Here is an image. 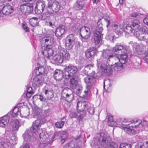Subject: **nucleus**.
I'll return each instance as SVG.
<instances>
[{
    "label": "nucleus",
    "mask_w": 148,
    "mask_h": 148,
    "mask_svg": "<svg viewBox=\"0 0 148 148\" xmlns=\"http://www.w3.org/2000/svg\"><path fill=\"white\" fill-rule=\"evenodd\" d=\"M127 47L124 45H117L113 49V51L108 49L103 50L102 52V56L97 60H100V63H108L110 61V59L114 58L116 62H118L115 59L116 57H120L121 60H123V63L126 62L125 60L127 57Z\"/></svg>",
    "instance_id": "obj_1"
},
{
    "label": "nucleus",
    "mask_w": 148,
    "mask_h": 148,
    "mask_svg": "<svg viewBox=\"0 0 148 148\" xmlns=\"http://www.w3.org/2000/svg\"><path fill=\"white\" fill-rule=\"evenodd\" d=\"M110 138L109 135L106 133H101L94 139L93 148H96L100 145L106 148H117L118 144L114 141L110 142Z\"/></svg>",
    "instance_id": "obj_2"
},
{
    "label": "nucleus",
    "mask_w": 148,
    "mask_h": 148,
    "mask_svg": "<svg viewBox=\"0 0 148 148\" xmlns=\"http://www.w3.org/2000/svg\"><path fill=\"white\" fill-rule=\"evenodd\" d=\"M54 37L52 34H46L42 35L40 38V42L46 45L42 47V53L45 58H49L53 54V51L52 45L53 42Z\"/></svg>",
    "instance_id": "obj_3"
},
{
    "label": "nucleus",
    "mask_w": 148,
    "mask_h": 148,
    "mask_svg": "<svg viewBox=\"0 0 148 148\" xmlns=\"http://www.w3.org/2000/svg\"><path fill=\"white\" fill-rule=\"evenodd\" d=\"M115 59L118 62H115L114 65L110 64L109 63H100V60L98 61L97 65L99 68H100L102 72L108 75L111 74L112 72V68H114V70L116 71H118L121 70L122 68L123 61H121V59L118 57H116Z\"/></svg>",
    "instance_id": "obj_4"
},
{
    "label": "nucleus",
    "mask_w": 148,
    "mask_h": 148,
    "mask_svg": "<svg viewBox=\"0 0 148 148\" xmlns=\"http://www.w3.org/2000/svg\"><path fill=\"white\" fill-rule=\"evenodd\" d=\"M123 123L121 124L123 125L122 127L123 129L127 133L129 134H135L136 131L130 128V127H128L127 125H130V124H136L134 126L135 127H138L140 126H141L142 123L141 121L139 119H134V120H131V119H125L122 120ZM143 125H144V129L147 131H148V122H143Z\"/></svg>",
    "instance_id": "obj_5"
},
{
    "label": "nucleus",
    "mask_w": 148,
    "mask_h": 148,
    "mask_svg": "<svg viewBox=\"0 0 148 148\" xmlns=\"http://www.w3.org/2000/svg\"><path fill=\"white\" fill-rule=\"evenodd\" d=\"M45 122V119L44 120H41L40 119H37L34 121L32 126V132L37 135L39 136L41 140L42 141L46 142L47 141L48 135L45 130L42 131L40 130L41 123Z\"/></svg>",
    "instance_id": "obj_6"
},
{
    "label": "nucleus",
    "mask_w": 148,
    "mask_h": 148,
    "mask_svg": "<svg viewBox=\"0 0 148 148\" xmlns=\"http://www.w3.org/2000/svg\"><path fill=\"white\" fill-rule=\"evenodd\" d=\"M77 106L78 107V109L82 112L87 111L91 115L94 113L95 109L93 106L90 105L88 101H79L77 103Z\"/></svg>",
    "instance_id": "obj_7"
},
{
    "label": "nucleus",
    "mask_w": 148,
    "mask_h": 148,
    "mask_svg": "<svg viewBox=\"0 0 148 148\" xmlns=\"http://www.w3.org/2000/svg\"><path fill=\"white\" fill-rule=\"evenodd\" d=\"M102 25L99 21L97 23V25L96 27V30L94 32V35L92 37V40L95 45L99 44L102 40L101 37L103 34L101 32L103 30L102 27Z\"/></svg>",
    "instance_id": "obj_8"
},
{
    "label": "nucleus",
    "mask_w": 148,
    "mask_h": 148,
    "mask_svg": "<svg viewBox=\"0 0 148 148\" xmlns=\"http://www.w3.org/2000/svg\"><path fill=\"white\" fill-rule=\"evenodd\" d=\"M141 30V26L138 20L134 21L131 24H128L125 28H124V31L128 34L134 33L135 31L137 32Z\"/></svg>",
    "instance_id": "obj_9"
},
{
    "label": "nucleus",
    "mask_w": 148,
    "mask_h": 148,
    "mask_svg": "<svg viewBox=\"0 0 148 148\" xmlns=\"http://www.w3.org/2000/svg\"><path fill=\"white\" fill-rule=\"evenodd\" d=\"M60 8V5L57 1L49 2L48 4L46 12V13L48 16H47L58 12Z\"/></svg>",
    "instance_id": "obj_10"
},
{
    "label": "nucleus",
    "mask_w": 148,
    "mask_h": 148,
    "mask_svg": "<svg viewBox=\"0 0 148 148\" xmlns=\"http://www.w3.org/2000/svg\"><path fill=\"white\" fill-rule=\"evenodd\" d=\"M95 72L93 71L91 73L92 76H87L84 79V82L86 84V90L84 91L85 96L87 95L90 92L91 88L92 86L95 82V79L94 77Z\"/></svg>",
    "instance_id": "obj_11"
},
{
    "label": "nucleus",
    "mask_w": 148,
    "mask_h": 148,
    "mask_svg": "<svg viewBox=\"0 0 148 148\" xmlns=\"http://www.w3.org/2000/svg\"><path fill=\"white\" fill-rule=\"evenodd\" d=\"M62 97L68 102H71L74 98L73 92L70 88H64L62 92Z\"/></svg>",
    "instance_id": "obj_12"
},
{
    "label": "nucleus",
    "mask_w": 148,
    "mask_h": 148,
    "mask_svg": "<svg viewBox=\"0 0 148 148\" xmlns=\"http://www.w3.org/2000/svg\"><path fill=\"white\" fill-rule=\"evenodd\" d=\"M80 34L82 37V41L84 42H87L91 35L90 29L85 26L82 27L80 29Z\"/></svg>",
    "instance_id": "obj_13"
},
{
    "label": "nucleus",
    "mask_w": 148,
    "mask_h": 148,
    "mask_svg": "<svg viewBox=\"0 0 148 148\" xmlns=\"http://www.w3.org/2000/svg\"><path fill=\"white\" fill-rule=\"evenodd\" d=\"M43 76L36 75L34 78L32 82V85L34 87H39L42 86L44 82Z\"/></svg>",
    "instance_id": "obj_14"
},
{
    "label": "nucleus",
    "mask_w": 148,
    "mask_h": 148,
    "mask_svg": "<svg viewBox=\"0 0 148 148\" xmlns=\"http://www.w3.org/2000/svg\"><path fill=\"white\" fill-rule=\"evenodd\" d=\"M45 5V2L42 1H38L35 9V12L36 14H40L44 11Z\"/></svg>",
    "instance_id": "obj_15"
},
{
    "label": "nucleus",
    "mask_w": 148,
    "mask_h": 148,
    "mask_svg": "<svg viewBox=\"0 0 148 148\" xmlns=\"http://www.w3.org/2000/svg\"><path fill=\"white\" fill-rule=\"evenodd\" d=\"M75 42V38L74 35L70 34L66 38V47L70 49H71Z\"/></svg>",
    "instance_id": "obj_16"
},
{
    "label": "nucleus",
    "mask_w": 148,
    "mask_h": 148,
    "mask_svg": "<svg viewBox=\"0 0 148 148\" xmlns=\"http://www.w3.org/2000/svg\"><path fill=\"white\" fill-rule=\"evenodd\" d=\"M133 50L138 55H143V53L144 45L142 44H138L134 42L132 45Z\"/></svg>",
    "instance_id": "obj_17"
},
{
    "label": "nucleus",
    "mask_w": 148,
    "mask_h": 148,
    "mask_svg": "<svg viewBox=\"0 0 148 148\" xmlns=\"http://www.w3.org/2000/svg\"><path fill=\"white\" fill-rule=\"evenodd\" d=\"M108 124L111 127L116 126L117 124L121 125V123H123L122 120L124 119H119L117 121V122L116 123L113 121V116L109 113L108 114Z\"/></svg>",
    "instance_id": "obj_18"
},
{
    "label": "nucleus",
    "mask_w": 148,
    "mask_h": 148,
    "mask_svg": "<svg viewBox=\"0 0 148 148\" xmlns=\"http://www.w3.org/2000/svg\"><path fill=\"white\" fill-rule=\"evenodd\" d=\"M84 112L79 110L77 106V110L75 111L71 112L69 116L71 118H77L79 120H80L84 117Z\"/></svg>",
    "instance_id": "obj_19"
},
{
    "label": "nucleus",
    "mask_w": 148,
    "mask_h": 148,
    "mask_svg": "<svg viewBox=\"0 0 148 148\" xmlns=\"http://www.w3.org/2000/svg\"><path fill=\"white\" fill-rule=\"evenodd\" d=\"M31 8L30 6H27L25 4H23L20 6L18 10L20 14L25 15L31 12L30 10Z\"/></svg>",
    "instance_id": "obj_20"
},
{
    "label": "nucleus",
    "mask_w": 148,
    "mask_h": 148,
    "mask_svg": "<svg viewBox=\"0 0 148 148\" xmlns=\"http://www.w3.org/2000/svg\"><path fill=\"white\" fill-rule=\"evenodd\" d=\"M111 26L117 34H121L124 32V28L123 25L113 23Z\"/></svg>",
    "instance_id": "obj_21"
},
{
    "label": "nucleus",
    "mask_w": 148,
    "mask_h": 148,
    "mask_svg": "<svg viewBox=\"0 0 148 148\" xmlns=\"http://www.w3.org/2000/svg\"><path fill=\"white\" fill-rule=\"evenodd\" d=\"M52 55L49 58H45L50 60L51 62H54L55 63L59 64H61L64 61L59 53L53 57H52Z\"/></svg>",
    "instance_id": "obj_22"
},
{
    "label": "nucleus",
    "mask_w": 148,
    "mask_h": 148,
    "mask_svg": "<svg viewBox=\"0 0 148 148\" xmlns=\"http://www.w3.org/2000/svg\"><path fill=\"white\" fill-rule=\"evenodd\" d=\"M64 61L69 60L70 58V55L69 52L65 49L63 48L60 49L58 52Z\"/></svg>",
    "instance_id": "obj_23"
},
{
    "label": "nucleus",
    "mask_w": 148,
    "mask_h": 148,
    "mask_svg": "<svg viewBox=\"0 0 148 148\" xmlns=\"http://www.w3.org/2000/svg\"><path fill=\"white\" fill-rule=\"evenodd\" d=\"M11 129L12 132L14 133L16 132L18 130L20 126V122L17 119L13 120L12 121L11 123Z\"/></svg>",
    "instance_id": "obj_24"
},
{
    "label": "nucleus",
    "mask_w": 148,
    "mask_h": 148,
    "mask_svg": "<svg viewBox=\"0 0 148 148\" xmlns=\"http://www.w3.org/2000/svg\"><path fill=\"white\" fill-rule=\"evenodd\" d=\"M64 69L68 71L73 76H75L77 71V67L71 64H69L64 68Z\"/></svg>",
    "instance_id": "obj_25"
},
{
    "label": "nucleus",
    "mask_w": 148,
    "mask_h": 148,
    "mask_svg": "<svg viewBox=\"0 0 148 148\" xmlns=\"http://www.w3.org/2000/svg\"><path fill=\"white\" fill-rule=\"evenodd\" d=\"M13 12V8L10 5H6L3 7L2 12L3 14L8 15Z\"/></svg>",
    "instance_id": "obj_26"
},
{
    "label": "nucleus",
    "mask_w": 148,
    "mask_h": 148,
    "mask_svg": "<svg viewBox=\"0 0 148 148\" xmlns=\"http://www.w3.org/2000/svg\"><path fill=\"white\" fill-rule=\"evenodd\" d=\"M20 113V112L19 111V108L17 107H15L12 111L9 112L7 115L9 118L11 120V118L13 117H17V116Z\"/></svg>",
    "instance_id": "obj_27"
},
{
    "label": "nucleus",
    "mask_w": 148,
    "mask_h": 148,
    "mask_svg": "<svg viewBox=\"0 0 148 148\" xmlns=\"http://www.w3.org/2000/svg\"><path fill=\"white\" fill-rule=\"evenodd\" d=\"M29 130H26L25 133L23 134V137L24 140L26 142H30L32 138V133H34L32 132Z\"/></svg>",
    "instance_id": "obj_28"
},
{
    "label": "nucleus",
    "mask_w": 148,
    "mask_h": 148,
    "mask_svg": "<svg viewBox=\"0 0 148 148\" xmlns=\"http://www.w3.org/2000/svg\"><path fill=\"white\" fill-rule=\"evenodd\" d=\"M144 30L145 34L139 35L138 38L141 41L145 42L148 46V28H146V29H144Z\"/></svg>",
    "instance_id": "obj_29"
},
{
    "label": "nucleus",
    "mask_w": 148,
    "mask_h": 148,
    "mask_svg": "<svg viewBox=\"0 0 148 148\" xmlns=\"http://www.w3.org/2000/svg\"><path fill=\"white\" fill-rule=\"evenodd\" d=\"M54 77L57 81L61 80L63 78V71L60 70H56L54 73Z\"/></svg>",
    "instance_id": "obj_30"
},
{
    "label": "nucleus",
    "mask_w": 148,
    "mask_h": 148,
    "mask_svg": "<svg viewBox=\"0 0 148 148\" xmlns=\"http://www.w3.org/2000/svg\"><path fill=\"white\" fill-rule=\"evenodd\" d=\"M65 31V27L63 26H60L56 29L55 35L58 37H60L64 33Z\"/></svg>",
    "instance_id": "obj_31"
},
{
    "label": "nucleus",
    "mask_w": 148,
    "mask_h": 148,
    "mask_svg": "<svg viewBox=\"0 0 148 148\" xmlns=\"http://www.w3.org/2000/svg\"><path fill=\"white\" fill-rule=\"evenodd\" d=\"M36 73L37 75H40L41 76H43L45 77V68L42 66L37 67L36 68Z\"/></svg>",
    "instance_id": "obj_32"
},
{
    "label": "nucleus",
    "mask_w": 148,
    "mask_h": 148,
    "mask_svg": "<svg viewBox=\"0 0 148 148\" xmlns=\"http://www.w3.org/2000/svg\"><path fill=\"white\" fill-rule=\"evenodd\" d=\"M84 5V1L80 0H77L75 4L74 7L76 10H79L83 8Z\"/></svg>",
    "instance_id": "obj_33"
},
{
    "label": "nucleus",
    "mask_w": 148,
    "mask_h": 148,
    "mask_svg": "<svg viewBox=\"0 0 148 148\" xmlns=\"http://www.w3.org/2000/svg\"><path fill=\"white\" fill-rule=\"evenodd\" d=\"M95 51L93 48H90L87 49L85 52L86 57L87 58L92 57L94 55Z\"/></svg>",
    "instance_id": "obj_34"
},
{
    "label": "nucleus",
    "mask_w": 148,
    "mask_h": 148,
    "mask_svg": "<svg viewBox=\"0 0 148 148\" xmlns=\"http://www.w3.org/2000/svg\"><path fill=\"white\" fill-rule=\"evenodd\" d=\"M75 76L72 77L70 80V85L71 87L73 89L75 88L77 84L78 81L75 78Z\"/></svg>",
    "instance_id": "obj_35"
},
{
    "label": "nucleus",
    "mask_w": 148,
    "mask_h": 148,
    "mask_svg": "<svg viewBox=\"0 0 148 148\" xmlns=\"http://www.w3.org/2000/svg\"><path fill=\"white\" fill-rule=\"evenodd\" d=\"M63 148H79V146L77 144L71 142L66 145Z\"/></svg>",
    "instance_id": "obj_36"
},
{
    "label": "nucleus",
    "mask_w": 148,
    "mask_h": 148,
    "mask_svg": "<svg viewBox=\"0 0 148 148\" xmlns=\"http://www.w3.org/2000/svg\"><path fill=\"white\" fill-rule=\"evenodd\" d=\"M33 112H34L37 115H40V114L41 111L40 109L36 107L33 110ZM38 119H40L41 121H42L44 120V119L45 122V119L44 118H43V119H42V117L40 118L39 116H38Z\"/></svg>",
    "instance_id": "obj_37"
},
{
    "label": "nucleus",
    "mask_w": 148,
    "mask_h": 148,
    "mask_svg": "<svg viewBox=\"0 0 148 148\" xmlns=\"http://www.w3.org/2000/svg\"><path fill=\"white\" fill-rule=\"evenodd\" d=\"M45 94L48 99H50L53 97V93L52 90H46L45 91Z\"/></svg>",
    "instance_id": "obj_38"
},
{
    "label": "nucleus",
    "mask_w": 148,
    "mask_h": 148,
    "mask_svg": "<svg viewBox=\"0 0 148 148\" xmlns=\"http://www.w3.org/2000/svg\"><path fill=\"white\" fill-rule=\"evenodd\" d=\"M0 120L4 123V124L6 125L8 124L9 121L11 120L7 116H4L0 119Z\"/></svg>",
    "instance_id": "obj_39"
},
{
    "label": "nucleus",
    "mask_w": 148,
    "mask_h": 148,
    "mask_svg": "<svg viewBox=\"0 0 148 148\" xmlns=\"http://www.w3.org/2000/svg\"><path fill=\"white\" fill-rule=\"evenodd\" d=\"M72 77L73 76L68 71L65 70L64 73H63V77L65 79H68L70 77Z\"/></svg>",
    "instance_id": "obj_40"
},
{
    "label": "nucleus",
    "mask_w": 148,
    "mask_h": 148,
    "mask_svg": "<svg viewBox=\"0 0 148 148\" xmlns=\"http://www.w3.org/2000/svg\"><path fill=\"white\" fill-rule=\"evenodd\" d=\"M61 143L63 144L65 142V140L67 138V135L66 132H63L61 134L60 136Z\"/></svg>",
    "instance_id": "obj_41"
},
{
    "label": "nucleus",
    "mask_w": 148,
    "mask_h": 148,
    "mask_svg": "<svg viewBox=\"0 0 148 148\" xmlns=\"http://www.w3.org/2000/svg\"><path fill=\"white\" fill-rule=\"evenodd\" d=\"M64 124V122L63 121L57 122L55 124L56 127L58 128H62Z\"/></svg>",
    "instance_id": "obj_42"
},
{
    "label": "nucleus",
    "mask_w": 148,
    "mask_h": 148,
    "mask_svg": "<svg viewBox=\"0 0 148 148\" xmlns=\"http://www.w3.org/2000/svg\"><path fill=\"white\" fill-rule=\"evenodd\" d=\"M143 55L142 57L144 60L148 63V50L146 51Z\"/></svg>",
    "instance_id": "obj_43"
},
{
    "label": "nucleus",
    "mask_w": 148,
    "mask_h": 148,
    "mask_svg": "<svg viewBox=\"0 0 148 148\" xmlns=\"http://www.w3.org/2000/svg\"><path fill=\"white\" fill-rule=\"evenodd\" d=\"M119 148H131L130 144L125 143H122L120 144Z\"/></svg>",
    "instance_id": "obj_44"
},
{
    "label": "nucleus",
    "mask_w": 148,
    "mask_h": 148,
    "mask_svg": "<svg viewBox=\"0 0 148 148\" xmlns=\"http://www.w3.org/2000/svg\"><path fill=\"white\" fill-rule=\"evenodd\" d=\"M20 116L21 117H25L29 115V112L27 110H26L22 112V113H20Z\"/></svg>",
    "instance_id": "obj_45"
},
{
    "label": "nucleus",
    "mask_w": 148,
    "mask_h": 148,
    "mask_svg": "<svg viewBox=\"0 0 148 148\" xmlns=\"http://www.w3.org/2000/svg\"><path fill=\"white\" fill-rule=\"evenodd\" d=\"M111 86L110 83V81L109 79L105 80L104 81V88H105V86H107V88H108Z\"/></svg>",
    "instance_id": "obj_46"
},
{
    "label": "nucleus",
    "mask_w": 148,
    "mask_h": 148,
    "mask_svg": "<svg viewBox=\"0 0 148 148\" xmlns=\"http://www.w3.org/2000/svg\"><path fill=\"white\" fill-rule=\"evenodd\" d=\"M135 148H145V145L142 143H139L136 145Z\"/></svg>",
    "instance_id": "obj_47"
},
{
    "label": "nucleus",
    "mask_w": 148,
    "mask_h": 148,
    "mask_svg": "<svg viewBox=\"0 0 148 148\" xmlns=\"http://www.w3.org/2000/svg\"><path fill=\"white\" fill-rule=\"evenodd\" d=\"M22 28L26 32H28L29 31V28L27 27L25 23H23L22 25Z\"/></svg>",
    "instance_id": "obj_48"
},
{
    "label": "nucleus",
    "mask_w": 148,
    "mask_h": 148,
    "mask_svg": "<svg viewBox=\"0 0 148 148\" xmlns=\"http://www.w3.org/2000/svg\"><path fill=\"white\" fill-rule=\"evenodd\" d=\"M103 19L104 21L107 23L106 27L107 28H108L110 24V19L108 18H104Z\"/></svg>",
    "instance_id": "obj_49"
},
{
    "label": "nucleus",
    "mask_w": 148,
    "mask_h": 148,
    "mask_svg": "<svg viewBox=\"0 0 148 148\" xmlns=\"http://www.w3.org/2000/svg\"><path fill=\"white\" fill-rule=\"evenodd\" d=\"M82 86H80L77 88L76 92V93L77 95L80 96L81 95V93L82 91Z\"/></svg>",
    "instance_id": "obj_50"
},
{
    "label": "nucleus",
    "mask_w": 148,
    "mask_h": 148,
    "mask_svg": "<svg viewBox=\"0 0 148 148\" xmlns=\"http://www.w3.org/2000/svg\"><path fill=\"white\" fill-rule=\"evenodd\" d=\"M54 23L53 20H51L49 22H47V25L52 27V26L54 25Z\"/></svg>",
    "instance_id": "obj_51"
},
{
    "label": "nucleus",
    "mask_w": 148,
    "mask_h": 148,
    "mask_svg": "<svg viewBox=\"0 0 148 148\" xmlns=\"http://www.w3.org/2000/svg\"><path fill=\"white\" fill-rule=\"evenodd\" d=\"M20 148H30V146L29 144L26 143L23 145Z\"/></svg>",
    "instance_id": "obj_52"
},
{
    "label": "nucleus",
    "mask_w": 148,
    "mask_h": 148,
    "mask_svg": "<svg viewBox=\"0 0 148 148\" xmlns=\"http://www.w3.org/2000/svg\"><path fill=\"white\" fill-rule=\"evenodd\" d=\"M38 20V18H37L36 17H33L30 19L29 22L30 23H31L32 22L33 20H34V21H35V23H36Z\"/></svg>",
    "instance_id": "obj_53"
},
{
    "label": "nucleus",
    "mask_w": 148,
    "mask_h": 148,
    "mask_svg": "<svg viewBox=\"0 0 148 148\" xmlns=\"http://www.w3.org/2000/svg\"><path fill=\"white\" fill-rule=\"evenodd\" d=\"M37 96V97L39 98V99L41 101H42L45 100L44 98L43 97V96L41 95H35L33 97V98H34L36 97Z\"/></svg>",
    "instance_id": "obj_54"
},
{
    "label": "nucleus",
    "mask_w": 148,
    "mask_h": 148,
    "mask_svg": "<svg viewBox=\"0 0 148 148\" xmlns=\"http://www.w3.org/2000/svg\"><path fill=\"white\" fill-rule=\"evenodd\" d=\"M138 14V13L134 12L131 13H130V16L132 17H135L137 16Z\"/></svg>",
    "instance_id": "obj_55"
},
{
    "label": "nucleus",
    "mask_w": 148,
    "mask_h": 148,
    "mask_svg": "<svg viewBox=\"0 0 148 148\" xmlns=\"http://www.w3.org/2000/svg\"><path fill=\"white\" fill-rule=\"evenodd\" d=\"M91 66V64H88L85 66L84 70L86 71V73H88L89 72V70L88 69V67H89V66Z\"/></svg>",
    "instance_id": "obj_56"
},
{
    "label": "nucleus",
    "mask_w": 148,
    "mask_h": 148,
    "mask_svg": "<svg viewBox=\"0 0 148 148\" xmlns=\"http://www.w3.org/2000/svg\"><path fill=\"white\" fill-rule=\"evenodd\" d=\"M91 66V64H88L85 66L84 70L86 71V73H88L89 72V70L88 69V67H89V66Z\"/></svg>",
    "instance_id": "obj_57"
},
{
    "label": "nucleus",
    "mask_w": 148,
    "mask_h": 148,
    "mask_svg": "<svg viewBox=\"0 0 148 148\" xmlns=\"http://www.w3.org/2000/svg\"><path fill=\"white\" fill-rule=\"evenodd\" d=\"M59 134V132H55L52 137V139H54L56 138H57L58 137Z\"/></svg>",
    "instance_id": "obj_58"
},
{
    "label": "nucleus",
    "mask_w": 148,
    "mask_h": 148,
    "mask_svg": "<svg viewBox=\"0 0 148 148\" xmlns=\"http://www.w3.org/2000/svg\"><path fill=\"white\" fill-rule=\"evenodd\" d=\"M27 92L33 93V92L32 90V87H28V88H27Z\"/></svg>",
    "instance_id": "obj_59"
},
{
    "label": "nucleus",
    "mask_w": 148,
    "mask_h": 148,
    "mask_svg": "<svg viewBox=\"0 0 148 148\" xmlns=\"http://www.w3.org/2000/svg\"><path fill=\"white\" fill-rule=\"evenodd\" d=\"M11 140L13 142L12 143H14V142H15L16 140V138L14 136H12L11 137Z\"/></svg>",
    "instance_id": "obj_60"
},
{
    "label": "nucleus",
    "mask_w": 148,
    "mask_h": 148,
    "mask_svg": "<svg viewBox=\"0 0 148 148\" xmlns=\"http://www.w3.org/2000/svg\"><path fill=\"white\" fill-rule=\"evenodd\" d=\"M144 23L148 25V17H145L143 20Z\"/></svg>",
    "instance_id": "obj_61"
},
{
    "label": "nucleus",
    "mask_w": 148,
    "mask_h": 148,
    "mask_svg": "<svg viewBox=\"0 0 148 148\" xmlns=\"http://www.w3.org/2000/svg\"><path fill=\"white\" fill-rule=\"evenodd\" d=\"M33 94V93L27 92V93L26 94V96L27 97L29 98L31 97L32 95Z\"/></svg>",
    "instance_id": "obj_62"
},
{
    "label": "nucleus",
    "mask_w": 148,
    "mask_h": 148,
    "mask_svg": "<svg viewBox=\"0 0 148 148\" xmlns=\"http://www.w3.org/2000/svg\"><path fill=\"white\" fill-rule=\"evenodd\" d=\"M6 125L4 124V123L2 121L0 120V126L1 127H4Z\"/></svg>",
    "instance_id": "obj_63"
},
{
    "label": "nucleus",
    "mask_w": 148,
    "mask_h": 148,
    "mask_svg": "<svg viewBox=\"0 0 148 148\" xmlns=\"http://www.w3.org/2000/svg\"><path fill=\"white\" fill-rule=\"evenodd\" d=\"M108 37L109 38V39L110 40H112L113 39L114 36L112 35H108Z\"/></svg>",
    "instance_id": "obj_64"
}]
</instances>
